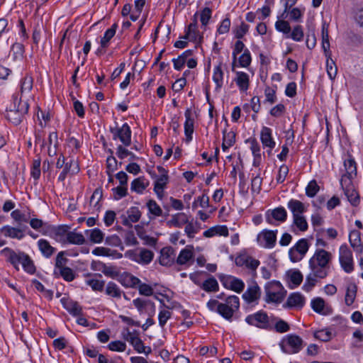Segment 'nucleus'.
<instances>
[{"mask_svg":"<svg viewBox=\"0 0 363 363\" xmlns=\"http://www.w3.org/2000/svg\"><path fill=\"white\" fill-rule=\"evenodd\" d=\"M207 307L210 311H216L225 319L230 320L234 313L240 307V300L236 296H228L225 303H220L216 299H211L207 303Z\"/></svg>","mask_w":363,"mask_h":363,"instance_id":"obj_1","label":"nucleus"},{"mask_svg":"<svg viewBox=\"0 0 363 363\" xmlns=\"http://www.w3.org/2000/svg\"><path fill=\"white\" fill-rule=\"evenodd\" d=\"M3 252L6 254L9 262L16 269H18V265L21 264L22 267L26 272L30 274L35 272V267L33 261L28 255L21 251L16 252L9 247L4 248Z\"/></svg>","mask_w":363,"mask_h":363,"instance_id":"obj_2","label":"nucleus"},{"mask_svg":"<svg viewBox=\"0 0 363 363\" xmlns=\"http://www.w3.org/2000/svg\"><path fill=\"white\" fill-rule=\"evenodd\" d=\"M29 108L27 101H22L17 96H13V102L6 110L7 120L15 125H19L25 118Z\"/></svg>","mask_w":363,"mask_h":363,"instance_id":"obj_3","label":"nucleus"},{"mask_svg":"<svg viewBox=\"0 0 363 363\" xmlns=\"http://www.w3.org/2000/svg\"><path fill=\"white\" fill-rule=\"evenodd\" d=\"M311 272L306 276L305 283L303 285V289L306 291H311L318 283V279H323L328 277L329 267L319 266L317 264H309Z\"/></svg>","mask_w":363,"mask_h":363,"instance_id":"obj_4","label":"nucleus"},{"mask_svg":"<svg viewBox=\"0 0 363 363\" xmlns=\"http://www.w3.org/2000/svg\"><path fill=\"white\" fill-rule=\"evenodd\" d=\"M275 319V317H269L263 311H259L247 315L245 318V321L249 325L261 329L272 330L273 328L272 323Z\"/></svg>","mask_w":363,"mask_h":363,"instance_id":"obj_5","label":"nucleus"},{"mask_svg":"<svg viewBox=\"0 0 363 363\" xmlns=\"http://www.w3.org/2000/svg\"><path fill=\"white\" fill-rule=\"evenodd\" d=\"M303 340L294 334H289L284 336L279 342L281 351L286 354H296L303 348Z\"/></svg>","mask_w":363,"mask_h":363,"instance_id":"obj_6","label":"nucleus"},{"mask_svg":"<svg viewBox=\"0 0 363 363\" xmlns=\"http://www.w3.org/2000/svg\"><path fill=\"white\" fill-rule=\"evenodd\" d=\"M282 289L283 287L279 281H272L268 282L264 286L266 301L274 303L281 302L284 298Z\"/></svg>","mask_w":363,"mask_h":363,"instance_id":"obj_7","label":"nucleus"},{"mask_svg":"<svg viewBox=\"0 0 363 363\" xmlns=\"http://www.w3.org/2000/svg\"><path fill=\"white\" fill-rule=\"evenodd\" d=\"M309 248L308 240L305 238L299 240L289 251L290 259L293 262L301 261Z\"/></svg>","mask_w":363,"mask_h":363,"instance_id":"obj_8","label":"nucleus"},{"mask_svg":"<svg viewBox=\"0 0 363 363\" xmlns=\"http://www.w3.org/2000/svg\"><path fill=\"white\" fill-rule=\"evenodd\" d=\"M127 254L130 259L143 265L150 263L154 257L153 252L145 248L128 251Z\"/></svg>","mask_w":363,"mask_h":363,"instance_id":"obj_9","label":"nucleus"},{"mask_svg":"<svg viewBox=\"0 0 363 363\" xmlns=\"http://www.w3.org/2000/svg\"><path fill=\"white\" fill-rule=\"evenodd\" d=\"M110 131L114 140L119 139L125 146L131 144V130L128 123H124L121 128H111Z\"/></svg>","mask_w":363,"mask_h":363,"instance_id":"obj_10","label":"nucleus"},{"mask_svg":"<svg viewBox=\"0 0 363 363\" xmlns=\"http://www.w3.org/2000/svg\"><path fill=\"white\" fill-rule=\"evenodd\" d=\"M339 261L343 270L350 273L354 269L352 254L346 245H341L339 250Z\"/></svg>","mask_w":363,"mask_h":363,"instance_id":"obj_11","label":"nucleus"},{"mask_svg":"<svg viewBox=\"0 0 363 363\" xmlns=\"http://www.w3.org/2000/svg\"><path fill=\"white\" fill-rule=\"evenodd\" d=\"M277 230H263L257 237L258 244L264 248H273L277 242Z\"/></svg>","mask_w":363,"mask_h":363,"instance_id":"obj_12","label":"nucleus"},{"mask_svg":"<svg viewBox=\"0 0 363 363\" xmlns=\"http://www.w3.org/2000/svg\"><path fill=\"white\" fill-rule=\"evenodd\" d=\"M133 303L140 313H147L150 317L155 313V305L149 299L137 298L133 301Z\"/></svg>","mask_w":363,"mask_h":363,"instance_id":"obj_13","label":"nucleus"},{"mask_svg":"<svg viewBox=\"0 0 363 363\" xmlns=\"http://www.w3.org/2000/svg\"><path fill=\"white\" fill-rule=\"evenodd\" d=\"M332 254L323 249H317L309 259L308 264H317L329 267V264L332 259Z\"/></svg>","mask_w":363,"mask_h":363,"instance_id":"obj_14","label":"nucleus"},{"mask_svg":"<svg viewBox=\"0 0 363 363\" xmlns=\"http://www.w3.org/2000/svg\"><path fill=\"white\" fill-rule=\"evenodd\" d=\"M125 340L129 342L134 349L139 353L150 354L152 350L150 347H145L143 341L136 333L128 332Z\"/></svg>","mask_w":363,"mask_h":363,"instance_id":"obj_15","label":"nucleus"},{"mask_svg":"<svg viewBox=\"0 0 363 363\" xmlns=\"http://www.w3.org/2000/svg\"><path fill=\"white\" fill-rule=\"evenodd\" d=\"M344 167L346 173L343 174L340 179V184L342 188L344 185L351 183V178L353 174H356L357 167L354 160L348 158L344 161Z\"/></svg>","mask_w":363,"mask_h":363,"instance_id":"obj_16","label":"nucleus"},{"mask_svg":"<svg viewBox=\"0 0 363 363\" xmlns=\"http://www.w3.org/2000/svg\"><path fill=\"white\" fill-rule=\"evenodd\" d=\"M175 257L176 253L173 247H163L160 251V263L163 266H171L174 263Z\"/></svg>","mask_w":363,"mask_h":363,"instance_id":"obj_17","label":"nucleus"},{"mask_svg":"<svg viewBox=\"0 0 363 363\" xmlns=\"http://www.w3.org/2000/svg\"><path fill=\"white\" fill-rule=\"evenodd\" d=\"M261 290L257 283L248 286L247 290L242 294V298L247 303H251L259 299Z\"/></svg>","mask_w":363,"mask_h":363,"instance_id":"obj_18","label":"nucleus"},{"mask_svg":"<svg viewBox=\"0 0 363 363\" xmlns=\"http://www.w3.org/2000/svg\"><path fill=\"white\" fill-rule=\"evenodd\" d=\"M349 241L354 252L361 253L363 251L361 233L359 230H351L349 235Z\"/></svg>","mask_w":363,"mask_h":363,"instance_id":"obj_19","label":"nucleus"},{"mask_svg":"<svg viewBox=\"0 0 363 363\" xmlns=\"http://www.w3.org/2000/svg\"><path fill=\"white\" fill-rule=\"evenodd\" d=\"M224 286L237 293H240L245 288L244 282L235 277L228 276L223 282Z\"/></svg>","mask_w":363,"mask_h":363,"instance_id":"obj_20","label":"nucleus"},{"mask_svg":"<svg viewBox=\"0 0 363 363\" xmlns=\"http://www.w3.org/2000/svg\"><path fill=\"white\" fill-rule=\"evenodd\" d=\"M288 208L291 211L293 217L302 215L306 211V206L296 199H291L287 203Z\"/></svg>","mask_w":363,"mask_h":363,"instance_id":"obj_21","label":"nucleus"},{"mask_svg":"<svg viewBox=\"0 0 363 363\" xmlns=\"http://www.w3.org/2000/svg\"><path fill=\"white\" fill-rule=\"evenodd\" d=\"M272 217L267 216L268 223L274 225L273 219L279 222H284L287 218V212L283 207H278L272 210L271 213Z\"/></svg>","mask_w":363,"mask_h":363,"instance_id":"obj_22","label":"nucleus"},{"mask_svg":"<svg viewBox=\"0 0 363 363\" xmlns=\"http://www.w3.org/2000/svg\"><path fill=\"white\" fill-rule=\"evenodd\" d=\"M191 113L190 109L186 110L184 113L185 123H184V133L188 142L192 140V134L194 133V119L191 117Z\"/></svg>","mask_w":363,"mask_h":363,"instance_id":"obj_23","label":"nucleus"},{"mask_svg":"<svg viewBox=\"0 0 363 363\" xmlns=\"http://www.w3.org/2000/svg\"><path fill=\"white\" fill-rule=\"evenodd\" d=\"M260 139L264 146L272 150L275 147V142L272 136V130L268 127H263L260 133Z\"/></svg>","mask_w":363,"mask_h":363,"instance_id":"obj_24","label":"nucleus"},{"mask_svg":"<svg viewBox=\"0 0 363 363\" xmlns=\"http://www.w3.org/2000/svg\"><path fill=\"white\" fill-rule=\"evenodd\" d=\"M38 247L45 258H50L56 252V248L52 247L45 239H40L38 241Z\"/></svg>","mask_w":363,"mask_h":363,"instance_id":"obj_25","label":"nucleus"},{"mask_svg":"<svg viewBox=\"0 0 363 363\" xmlns=\"http://www.w3.org/2000/svg\"><path fill=\"white\" fill-rule=\"evenodd\" d=\"M235 82L241 91H246L250 85L249 75L244 72H237Z\"/></svg>","mask_w":363,"mask_h":363,"instance_id":"obj_26","label":"nucleus"},{"mask_svg":"<svg viewBox=\"0 0 363 363\" xmlns=\"http://www.w3.org/2000/svg\"><path fill=\"white\" fill-rule=\"evenodd\" d=\"M121 284L128 288H135L140 283V280L130 273H123L119 279Z\"/></svg>","mask_w":363,"mask_h":363,"instance_id":"obj_27","label":"nucleus"},{"mask_svg":"<svg viewBox=\"0 0 363 363\" xmlns=\"http://www.w3.org/2000/svg\"><path fill=\"white\" fill-rule=\"evenodd\" d=\"M69 232V226L67 225H58L55 226L53 228L52 231V238L56 241L65 243L66 242V236Z\"/></svg>","mask_w":363,"mask_h":363,"instance_id":"obj_28","label":"nucleus"},{"mask_svg":"<svg viewBox=\"0 0 363 363\" xmlns=\"http://www.w3.org/2000/svg\"><path fill=\"white\" fill-rule=\"evenodd\" d=\"M194 257L193 246L187 245L186 248L181 250L177 258V263L183 265L187 263Z\"/></svg>","mask_w":363,"mask_h":363,"instance_id":"obj_29","label":"nucleus"},{"mask_svg":"<svg viewBox=\"0 0 363 363\" xmlns=\"http://www.w3.org/2000/svg\"><path fill=\"white\" fill-rule=\"evenodd\" d=\"M6 237L11 238H17L18 240L22 239L24 237L23 232L21 229L11 227L9 225H5L0 230Z\"/></svg>","mask_w":363,"mask_h":363,"instance_id":"obj_30","label":"nucleus"},{"mask_svg":"<svg viewBox=\"0 0 363 363\" xmlns=\"http://www.w3.org/2000/svg\"><path fill=\"white\" fill-rule=\"evenodd\" d=\"M135 230L137 235L143 240L144 244L149 246H155L157 244V239L150 237L146 234L144 228L140 225H135Z\"/></svg>","mask_w":363,"mask_h":363,"instance_id":"obj_31","label":"nucleus"},{"mask_svg":"<svg viewBox=\"0 0 363 363\" xmlns=\"http://www.w3.org/2000/svg\"><path fill=\"white\" fill-rule=\"evenodd\" d=\"M128 218L123 221L124 225H131L130 223L138 222L141 217V212L138 207H131L127 211Z\"/></svg>","mask_w":363,"mask_h":363,"instance_id":"obj_32","label":"nucleus"},{"mask_svg":"<svg viewBox=\"0 0 363 363\" xmlns=\"http://www.w3.org/2000/svg\"><path fill=\"white\" fill-rule=\"evenodd\" d=\"M305 303V298L300 293H292L287 298L289 307L302 308Z\"/></svg>","mask_w":363,"mask_h":363,"instance_id":"obj_33","label":"nucleus"},{"mask_svg":"<svg viewBox=\"0 0 363 363\" xmlns=\"http://www.w3.org/2000/svg\"><path fill=\"white\" fill-rule=\"evenodd\" d=\"M24 52V47L21 43H16L13 44L9 57L13 61L21 60Z\"/></svg>","mask_w":363,"mask_h":363,"instance_id":"obj_34","label":"nucleus"},{"mask_svg":"<svg viewBox=\"0 0 363 363\" xmlns=\"http://www.w3.org/2000/svg\"><path fill=\"white\" fill-rule=\"evenodd\" d=\"M286 275L291 284H293V286H290L291 289L299 286L303 281V274L298 269L289 270L287 272Z\"/></svg>","mask_w":363,"mask_h":363,"instance_id":"obj_35","label":"nucleus"},{"mask_svg":"<svg viewBox=\"0 0 363 363\" xmlns=\"http://www.w3.org/2000/svg\"><path fill=\"white\" fill-rule=\"evenodd\" d=\"M188 218L184 213H177L172 216V219L167 221V225L176 228H181L183 225L187 223Z\"/></svg>","mask_w":363,"mask_h":363,"instance_id":"obj_36","label":"nucleus"},{"mask_svg":"<svg viewBox=\"0 0 363 363\" xmlns=\"http://www.w3.org/2000/svg\"><path fill=\"white\" fill-rule=\"evenodd\" d=\"M168 181V175L163 174L155 182L154 191L159 198H162L163 195V189Z\"/></svg>","mask_w":363,"mask_h":363,"instance_id":"obj_37","label":"nucleus"},{"mask_svg":"<svg viewBox=\"0 0 363 363\" xmlns=\"http://www.w3.org/2000/svg\"><path fill=\"white\" fill-rule=\"evenodd\" d=\"M54 275L56 277H62L65 281L69 282L73 281L75 279V274L74 271L68 267H64L57 271L55 269Z\"/></svg>","mask_w":363,"mask_h":363,"instance_id":"obj_38","label":"nucleus"},{"mask_svg":"<svg viewBox=\"0 0 363 363\" xmlns=\"http://www.w3.org/2000/svg\"><path fill=\"white\" fill-rule=\"evenodd\" d=\"M182 38L185 40L189 39L194 43H200L203 39V36L199 33L198 28L194 29L193 28H191V27H188L185 35L182 37Z\"/></svg>","mask_w":363,"mask_h":363,"instance_id":"obj_39","label":"nucleus"},{"mask_svg":"<svg viewBox=\"0 0 363 363\" xmlns=\"http://www.w3.org/2000/svg\"><path fill=\"white\" fill-rule=\"evenodd\" d=\"M148 186V182L144 177L135 179L130 185V189L138 194H141Z\"/></svg>","mask_w":363,"mask_h":363,"instance_id":"obj_40","label":"nucleus"},{"mask_svg":"<svg viewBox=\"0 0 363 363\" xmlns=\"http://www.w3.org/2000/svg\"><path fill=\"white\" fill-rule=\"evenodd\" d=\"M118 27L116 23L112 25V26L106 30L103 38L101 39L100 43L101 48H106L108 46L110 40L116 34V30Z\"/></svg>","mask_w":363,"mask_h":363,"instance_id":"obj_41","label":"nucleus"},{"mask_svg":"<svg viewBox=\"0 0 363 363\" xmlns=\"http://www.w3.org/2000/svg\"><path fill=\"white\" fill-rule=\"evenodd\" d=\"M66 242L81 245L85 242V238L81 233L69 231L66 236Z\"/></svg>","mask_w":363,"mask_h":363,"instance_id":"obj_42","label":"nucleus"},{"mask_svg":"<svg viewBox=\"0 0 363 363\" xmlns=\"http://www.w3.org/2000/svg\"><path fill=\"white\" fill-rule=\"evenodd\" d=\"M105 291L106 295L116 298H120L123 293L118 286L113 281L107 284Z\"/></svg>","mask_w":363,"mask_h":363,"instance_id":"obj_43","label":"nucleus"},{"mask_svg":"<svg viewBox=\"0 0 363 363\" xmlns=\"http://www.w3.org/2000/svg\"><path fill=\"white\" fill-rule=\"evenodd\" d=\"M200 286L207 292H216L219 288L218 283L214 277L207 279Z\"/></svg>","mask_w":363,"mask_h":363,"instance_id":"obj_44","label":"nucleus"},{"mask_svg":"<svg viewBox=\"0 0 363 363\" xmlns=\"http://www.w3.org/2000/svg\"><path fill=\"white\" fill-rule=\"evenodd\" d=\"M292 227H296L299 231L305 232L308 230V225L305 216L303 215L293 217Z\"/></svg>","mask_w":363,"mask_h":363,"instance_id":"obj_45","label":"nucleus"},{"mask_svg":"<svg viewBox=\"0 0 363 363\" xmlns=\"http://www.w3.org/2000/svg\"><path fill=\"white\" fill-rule=\"evenodd\" d=\"M213 80L216 84V89H220L223 86V72L221 68V63L217 65L213 70Z\"/></svg>","mask_w":363,"mask_h":363,"instance_id":"obj_46","label":"nucleus"},{"mask_svg":"<svg viewBox=\"0 0 363 363\" xmlns=\"http://www.w3.org/2000/svg\"><path fill=\"white\" fill-rule=\"evenodd\" d=\"M33 79L31 76H25L21 82V94L29 93L33 89Z\"/></svg>","mask_w":363,"mask_h":363,"instance_id":"obj_47","label":"nucleus"},{"mask_svg":"<svg viewBox=\"0 0 363 363\" xmlns=\"http://www.w3.org/2000/svg\"><path fill=\"white\" fill-rule=\"evenodd\" d=\"M357 286L354 284H350L347 287L345 301L346 305L350 306L353 303L356 297Z\"/></svg>","mask_w":363,"mask_h":363,"instance_id":"obj_48","label":"nucleus"},{"mask_svg":"<svg viewBox=\"0 0 363 363\" xmlns=\"http://www.w3.org/2000/svg\"><path fill=\"white\" fill-rule=\"evenodd\" d=\"M344 185V188H342L345 191V195L347 196L349 201L353 205L356 206L359 202V196L357 191L352 188H348V185Z\"/></svg>","mask_w":363,"mask_h":363,"instance_id":"obj_49","label":"nucleus"},{"mask_svg":"<svg viewBox=\"0 0 363 363\" xmlns=\"http://www.w3.org/2000/svg\"><path fill=\"white\" fill-rule=\"evenodd\" d=\"M11 218L21 224V223H28L30 219L29 213H23L21 211L18 209H16L13 211L11 213Z\"/></svg>","mask_w":363,"mask_h":363,"instance_id":"obj_50","label":"nucleus"},{"mask_svg":"<svg viewBox=\"0 0 363 363\" xmlns=\"http://www.w3.org/2000/svg\"><path fill=\"white\" fill-rule=\"evenodd\" d=\"M66 252L65 251L60 252L55 258V269L57 271L67 267L66 264L68 262V259L65 257Z\"/></svg>","mask_w":363,"mask_h":363,"instance_id":"obj_51","label":"nucleus"},{"mask_svg":"<svg viewBox=\"0 0 363 363\" xmlns=\"http://www.w3.org/2000/svg\"><path fill=\"white\" fill-rule=\"evenodd\" d=\"M66 310L74 315H79L82 313L81 306L74 301H67L64 304Z\"/></svg>","mask_w":363,"mask_h":363,"instance_id":"obj_52","label":"nucleus"},{"mask_svg":"<svg viewBox=\"0 0 363 363\" xmlns=\"http://www.w3.org/2000/svg\"><path fill=\"white\" fill-rule=\"evenodd\" d=\"M276 319L272 323V325L274 323V330L276 332L279 333H284L290 330L289 325L284 320L281 319H278L275 318Z\"/></svg>","mask_w":363,"mask_h":363,"instance_id":"obj_53","label":"nucleus"},{"mask_svg":"<svg viewBox=\"0 0 363 363\" xmlns=\"http://www.w3.org/2000/svg\"><path fill=\"white\" fill-rule=\"evenodd\" d=\"M275 28L279 32L283 33L287 35H289L291 31L289 23L284 20L277 21L275 23Z\"/></svg>","mask_w":363,"mask_h":363,"instance_id":"obj_54","label":"nucleus"},{"mask_svg":"<svg viewBox=\"0 0 363 363\" xmlns=\"http://www.w3.org/2000/svg\"><path fill=\"white\" fill-rule=\"evenodd\" d=\"M320 187L315 179L311 180L306 188V194L310 198L314 197L318 192Z\"/></svg>","mask_w":363,"mask_h":363,"instance_id":"obj_55","label":"nucleus"},{"mask_svg":"<svg viewBox=\"0 0 363 363\" xmlns=\"http://www.w3.org/2000/svg\"><path fill=\"white\" fill-rule=\"evenodd\" d=\"M104 238V234L99 228H94L91 230L89 234V240L94 243H101Z\"/></svg>","mask_w":363,"mask_h":363,"instance_id":"obj_56","label":"nucleus"},{"mask_svg":"<svg viewBox=\"0 0 363 363\" xmlns=\"http://www.w3.org/2000/svg\"><path fill=\"white\" fill-rule=\"evenodd\" d=\"M102 189L99 188L96 189L90 198V205L99 209L100 208L99 201L102 199Z\"/></svg>","mask_w":363,"mask_h":363,"instance_id":"obj_57","label":"nucleus"},{"mask_svg":"<svg viewBox=\"0 0 363 363\" xmlns=\"http://www.w3.org/2000/svg\"><path fill=\"white\" fill-rule=\"evenodd\" d=\"M147 207L149 212L154 216H160L162 214V210L160 206L154 200H150L147 203Z\"/></svg>","mask_w":363,"mask_h":363,"instance_id":"obj_58","label":"nucleus"},{"mask_svg":"<svg viewBox=\"0 0 363 363\" xmlns=\"http://www.w3.org/2000/svg\"><path fill=\"white\" fill-rule=\"evenodd\" d=\"M251 61L250 52L248 49H245L238 59L239 65L242 67H247L250 65Z\"/></svg>","mask_w":363,"mask_h":363,"instance_id":"obj_59","label":"nucleus"},{"mask_svg":"<svg viewBox=\"0 0 363 363\" xmlns=\"http://www.w3.org/2000/svg\"><path fill=\"white\" fill-rule=\"evenodd\" d=\"M326 69L330 79H334L337 75V69L331 57L327 58Z\"/></svg>","mask_w":363,"mask_h":363,"instance_id":"obj_60","label":"nucleus"},{"mask_svg":"<svg viewBox=\"0 0 363 363\" xmlns=\"http://www.w3.org/2000/svg\"><path fill=\"white\" fill-rule=\"evenodd\" d=\"M291 38L295 41H301L303 38V30L301 26H296L287 38Z\"/></svg>","mask_w":363,"mask_h":363,"instance_id":"obj_61","label":"nucleus"},{"mask_svg":"<svg viewBox=\"0 0 363 363\" xmlns=\"http://www.w3.org/2000/svg\"><path fill=\"white\" fill-rule=\"evenodd\" d=\"M86 284L96 291H102L105 286V281L99 279H89L86 280Z\"/></svg>","mask_w":363,"mask_h":363,"instance_id":"obj_62","label":"nucleus"},{"mask_svg":"<svg viewBox=\"0 0 363 363\" xmlns=\"http://www.w3.org/2000/svg\"><path fill=\"white\" fill-rule=\"evenodd\" d=\"M249 26L244 22H242L240 26L233 29L235 37L238 39H241L248 32Z\"/></svg>","mask_w":363,"mask_h":363,"instance_id":"obj_63","label":"nucleus"},{"mask_svg":"<svg viewBox=\"0 0 363 363\" xmlns=\"http://www.w3.org/2000/svg\"><path fill=\"white\" fill-rule=\"evenodd\" d=\"M311 307L314 311L320 313L324 309L325 301L322 298H315L311 301Z\"/></svg>","mask_w":363,"mask_h":363,"instance_id":"obj_64","label":"nucleus"}]
</instances>
